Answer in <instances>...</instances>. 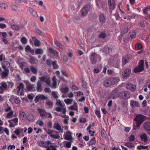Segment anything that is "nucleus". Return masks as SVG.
I'll list each match as a JSON object with an SVG mask.
<instances>
[{"label":"nucleus","mask_w":150,"mask_h":150,"mask_svg":"<svg viewBox=\"0 0 150 150\" xmlns=\"http://www.w3.org/2000/svg\"><path fill=\"white\" fill-rule=\"evenodd\" d=\"M145 117L142 115H137L134 118V120L136 121V127L139 129L141 124L145 120Z\"/></svg>","instance_id":"obj_1"},{"label":"nucleus","mask_w":150,"mask_h":150,"mask_svg":"<svg viewBox=\"0 0 150 150\" xmlns=\"http://www.w3.org/2000/svg\"><path fill=\"white\" fill-rule=\"evenodd\" d=\"M0 93H2L5 90L8 88H11L13 86V83L11 82H1L0 83Z\"/></svg>","instance_id":"obj_2"},{"label":"nucleus","mask_w":150,"mask_h":150,"mask_svg":"<svg viewBox=\"0 0 150 150\" xmlns=\"http://www.w3.org/2000/svg\"><path fill=\"white\" fill-rule=\"evenodd\" d=\"M46 131L47 133L51 138L57 139H59L60 137L58 134V132L57 131L50 129H48Z\"/></svg>","instance_id":"obj_3"},{"label":"nucleus","mask_w":150,"mask_h":150,"mask_svg":"<svg viewBox=\"0 0 150 150\" xmlns=\"http://www.w3.org/2000/svg\"><path fill=\"white\" fill-rule=\"evenodd\" d=\"M24 86L23 83H20L18 86L15 91V93L18 95L23 96Z\"/></svg>","instance_id":"obj_4"},{"label":"nucleus","mask_w":150,"mask_h":150,"mask_svg":"<svg viewBox=\"0 0 150 150\" xmlns=\"http://www.w3.org/2000/svg\"><path fill=\"white\" fill-rule=\"evenodd\" d=\"M119 95L121 98L127 99L130 98V94L129 92L125 91L119 92Z\"/></svg>","instance_id":"obj_5"},{"label":"nucleus","mask_w":150,"mask_h":150,"mask_svg":"<svg viewBox=\"0 0 150 150\" xmlns=\"http://www.w3.org/2000/svg\"><path fill=\"white\" fill-rule=\"evenodd\" d=\"M144 62L143 60H140L137 67H135L134 69L135 72H139L143 71L144 69Z\"/></svg>","instance_id":"obj_6"},{"label":"nucleus","mask_w":150,"mask_h":150,"mask_svg":"<svg viewBox=\"0 0 150 150\" xmlns=\"http://www.w3.org/2000/svg\"><path fill=\"white\" fill-rule=\"evenodd\" d=\"M100 59L99 56L95 53L92 54L91 57V61L92 64H94L96 63L98 59Z\"/></svg>","instance_id":"obj_7"},{"label":"nucleus","mask_w":150,"mask_h":150,"mask_svg":"<svg viewBox=\"0 0 150 150\" xmlns=\"http://www.w3.org/2000/svg\"><path fill=\"white\" fill-rule=\"evenodd\" d=\"M89 6L86 5L83 7L81 10V16H86L88 14L89 10Z\"/></svg>","instance_id":"obj_8"},{"label":"nucleus","mask_w":150,"mask_h":150,"mask_svg":"<svg viewBox=\"0 0 150 150\" xmlns=\"http://www.w3.org/2000/svg\"><path fill=\"white\" fill-rule=\"evenodd\" d=\"M39 79L41 81L44 82L48 86H50V85L51 82L49 77L43 76L39 77Z\"/></svg>","instance_id":"obj_9"},{"label":"nucleus","mask_w":150,"mask_h":150,"mask_svg":"<svg viewBox=\"0 0 150 150\" xmlns=\"http://www.w3.org/2000/svg\"><path fill=\"white\" fill-rule=\"evenodd\" d=\"M131 73V69H127L125 70L122 73V75L123 77V79H125L128 77Z\"/></svg>","instance_id":"obj_10"},{"label":"nucleus","mask_w":150,"mask_h":150,"mask_svg":"<svg viewBox=\"0 0 150 150\" xmlns=\"http://www.w3.org/2000/svg\"><path fill=\"white\" fill-rule=\"evenodd\" d=\"M126 88L128 90L132 91H134L135 90L136 87L135 85L132 84L130 83H128L126 84Z\"/></svg>","instance_id":"obj_11"},{"label":"nucleus","mask_w":150,"mask_h":150,"mask_svg":"<svg viewBox=\"0 0 150 150\" xmlns=\"http://www.w3.org/2000/svg\"><path fill=\"white\" fill-rule=\"evenodd\" d=\"M52 85H51L50 84V87H51V88H56L59 85V84H57V79L55 76H54L53 78H52Z\"/></svg>","instance_id":"obj_12"},{"label":"nucleus","mask_w":150,"mask_h":150,"mask_svg":"<svg viewBox=\"0 0 150 150\" xmlns=\"http://www.w3.org/2000/svg\"><path fill=\"white\" fill-rule=\"evenodd\" d=\"M19 114L20 119L22 121L24 122L26 120V116L24 112L19 111Z\"/></svg>","instance_id":"obj_13"},{"label":"nucleus","mask_w":150,"mask_h":150,"mask_svg":"<svg viewBox=\"0 0 150 150\" xmlns=\"http://www.w3.org/2000/svg\"><path fill=\"white\" fill-rule=\"evenodd\" d=\"M72 132L69 131H68L64 135V139L67 140H70L72 139Z\"/></svg>","instance_id":"obj_14"},{"label":"nucleus","mask_w":150,"mask_h":150,"mask_svg":"<svg viewBox=\"0 0 150 150\" xmlns=\"http://www.w3.org/2000/svg\"><path fill=\"white\" fill-rule=\"evenodd\" d=\"M144 128L148 134L150 135V122H146L144 124Z\"/></svg>","instance_id":"obj_15"},{"label":"nucleus","mask_w":150,"mask_h":150,"mask_svg":"<svg viewBox=\"0 0 150 150\" xmlns=\"http://www.w3.org/2000/svg\"><path fill=\"white\" fill-rule=\"evenodd\" d=\"M46 98V97L44 95L42 94H39L36 96L35 100V102H37L42 100L45 99Z\"/></svg>","instance_id":"obj_16"},{"label":"nucleus","mask_w":150,"mask_h":150,"mask_svg":"<svg viewBox=\"0 0 150 150\" xmlns=\"http://www.w3.org/2000/svg\"><path fill=\"white\" fill-rule=\"evenodd\" d=\"M37 110L41 117L43 118L45 117V115L46 112L44 109L38 108L37 109Z\"/></svg>","instance_id":"obj_17"},{"label":"nucleus","mask_w":150,"mask_h":150,"mask_svg":"<svg viewBox=\"0 0 150 150\" xmlns=\"http://www.w3.org/2000/svg\"><path fill=\"white\" fill-rule=\"evenodd\" d=\"M46 142V141H44L42 140H40L38 141L37 143V144L43 148H47Z\"/></svg>","instance_id":"obj_18"},{"label":"nucleus","mask_w":150,"mask_h":150,"mask_svg":"<svg viewBox=\"0 0 150 150\" xmlns=\"http://www.w3.org/2000/svg\"><path fill=\"white\" fill-rule=\"evenodd\" d=\"M53 127L57 130L60 131L62 133L63 130L61 129V126L58 123H54L53 125Z\"/></svg>","instance_id":"obj_19"},{"label":"nucleus","mask_w":150,"mask_h":150,"mask_svg":"<svg viewBox=\"0 0 150 150\" xmlns=\"http://www.w3.org/2000/svg\"><path fill=\"white\" fill-rule=\"evenodd\" d=\"M117 90H113L109 95V98L113 99L116 98L117 97Z\"/></svg>","instance_id":"obj_20"},{"label":"nucleus","mask_w":150,"mask_h":150,"mask_svg":"<svg viewBox=\"0 0 150 150\" xmlns=\"http://www.w3.org/2000/svg\"><path fill=\"white\" fill-rule=\"evenodd\" d=\"M26 83V84H28L26 86L27 90L28 91H32L35 90V88L33 84H30L28 81H27Z\"/></svg>","instance_id":"obj_21"},{"label":"nucleus","mask_w":150,"mask_h":150,"mask_svg":"<svg viewBox=\"0 0 150 150\" xmlns=\"http://www.w3.org/2000/svg\"><path fill=\"white\" fill-rule=\"evenodd\" d=\"M110 78L106 79L104 82V86L106 87H109L112 85Z\"/></svg>","instance_id":"obj_22"},{"label":"nucleus","mask_w":150,"mask_h":150,"mask_svg":"<svg viewBox=\"0 0 150 150\" xmlns=\"http://www.w3.org/2000/svg\"><path fill=\"white\" fill-rule=\"evenodd\" d=\"M9 101L12 102L13 100H14V102L16 104H19L21 100L20 98L18 97H11V98L9 99Z\"/></svg>","instance_id":"obj_23"},{"label":"nucleus","mask_w":150,"mask_h":150,"mask_svg":"<svg viewBox=\"0 0 150 150\" xmlns=\"http://www.w3.org/2000/svg\"><path fill=\"white\" fill-rule=\"evenodd\" d=\"M130 105L131 106L133 107H138L140 106L139 103L138 102L134 101V100H132L130 101Z\"/></svg>","instance_id":"obj_24"},{"label":"nucleus","mask_w":150,"mask_h":150,"mask_svg":"<svg viewBox=\"0 0 150 150\" xmlns=\"http://www.w3.org/2000/svg\"><path fill=\"white\" fill-rule=\"evenodd\" d=\"M42 81L40 80L38 81L37 83L36 90L38 91H42Z\"/></svg>","instance_id":"obj_25"},{"label":"nucleus","mask_w":150,"mask_h":150,"mask_svg":"<svg viewBox=\"0 0 150 150\" xmlns=\"http://www.w3.org/2000/svg\"><path fill=\"white\" fill-rule=\"evenodd\" d=\"M9 73V70L6 68H4V70L1 73V76L2 77H5L8 76Z\"/></svg>","instance_id":"obj_26"},{"label":"nucleus","mask_w":150,"mask_h":150,"mask_svg":"<svg viewBox=\"0 0 150 150\" xmlns=\"http://www.w3.org/2000/svg\"><path fill=\"white\" fill-rule=\"evenodd\" d=\"M50 52L55 57H58L59 55V52L56 50H54L53 48H49Z\"/></svg>","instance_id":"obj_27"},{"label":"nucleus","mask_w":150,"mask_h":150,"mask_svg":"<svg viewBox=\"0 0 150 150\" xmlns=\"http://www.w3.org/2000/svg\"><path fill=\"white\" fill-rule=\"evenodd\" d=\"M139 137L141 140L144 142H146L148 139L146 135L145 134H142L140 135Z\"/></svg>","instance_id":"obj_28"},{"label":"nucleus","mask_w":150,"mask_h":150,"mask_svg":"<svg viewBox=\"0 0 150 150\" xmlns=\"http://www.w3.org/2000/svg\"><path fill=\"white\" fill-rule=\"evenodd\" d=\"M108 4L111 9H114L115 7V4L114 0H108Z\"/></svg>","instance_id":"obj_29"},{"label":"nucleus","mask_w":150,"mask_h":150,"mask_svg":"<svg viewBox=\"0 0 150 150\" xmlns=\"http://www.w3.org/2000/svg\"><path fill=\"white\" fill-rule=\"evenodd\" d=\"M149 148L148 146H144L142 145H138L137 146V148L138 150L147 149Z\"/></svg>","instance_id":"obj_30"},{"label":"nucleus","mask_w":150,"mask_h":150,"mask_svg":"<svg viewBox=\"0 0 150 150\" xmlns=\"http://www.w3.org/2000/svg\"><path fill=\"white\" fill-rule=\"evenodd\" d=\"M112 85L117 83L120 81L119 78L117 77L110 78Z\"/></svg>","instance_id":"obj_31"},{"label":"nucleus","mask_w":150,"mask_h":150,"mask_svg":"<svg viewBox=\"0 0 150 150\" xmlns=\"http://www.w3.org/2000/svg\"><path fill=\"white\" fill-rule=\"evenodd\" d=\"M128 27L127 25H124L122 27L121 32L123 34L127 33L128 31Z\"/></svg>","instance_id":"obj_32"},{"label":"nucleus","mask_w":150,"mask_h":150,"mask_svg":"<svg viewBox=\"0 0 150 150\" xmlns=\"http://www.w3.org/2000/svg\"><path fill=\"white\" fill-rule=\"evenodd\" d=\"M56 110L57 112L62 111V113L64 114H65L66 113V108L63 107L62 108V107H57L56 108Z\"/></svg>","instance_id":"obj_33"},{"label":"nucleus","mask_w":150,"mask_h":150,"mask_svg":"<svg viewBox=\"0 0 150 150\" xmlns=\"http://www.w3.org/2000/svg\"><path fill=\"white\" fill-rule=\"evenodd\" d=\"M29 10L30 13L33 16L35 17H38V14L35 11L30 8Z\"/></svg>","instance_id":"obj_34"},{"label":"nucleus","mask_w":150,"mask_h":150,"mask_svg":"<svg viewBox=\"0 0 150 150\" xmlns=\"http://www.w3.org/2000/svg\"><path fill=\"white\" fill-rule=\"evenodd\" d=\"M33 40H34V44L36 47L39 46L40 45V42L35 37L32 38Z\"/></svg>","instance_id":"obj_35"},{"label":"nucleus","mask_w":150,"mask_h":150,"mask_svg":"<svg viewBox=\"0 0 150 150\" xmlns=\"http://www.w3.org/2000/svg\"><path fill=\"white\" fill-rule=\"evenodd\" d=\"M99 0H96V4L97 6L99 7V8H101L103 7V6L105 5V2H103L99 4L98 3H100V1H99Z\"/></svg>","instance_id":"obj_36"},{"label":"nucleus","mask_w":150,"mask_h":150,"mask_svg":"<svg viewBox=\"0 0 150 150\" xmlns=\"http://www.w3.org/2000/svg\"><path fill=\"white\" fill-rule=\"evenodd\" d=\"M74 105L71 106L69 108V109L71 110L77 111V103L74 101Z\"/></svg>","instance_id":"obj_37"},{"label":"nucleus","mask_w":150,"mask_h":150,"mask_svg":"<svg viewBox=\"0 0 150 150\" xmlns=\"http://www.w3.org/2000/svg\"><path fill=\"white\" fill-rule=\"evenodd\" d=\"M13 111L11 110L7 114L6 117L7 118H10L13 117H15L14 115H13Z\"/></svg>","instance_id":"obj_38"},{"label":"nucleus","mask_w":150,"mask_h":150,"mask_svg":"<svg viewBox=\"0 0 150 150\" xmlns=\"http://www.w3.org/2000/svg\"><path fill=\"white\" fill-rule=\"evenodd\" d=\"M23 129L21 128H18L16 129L14 131V133L17 135H19L20 134L23 132Z\"/></svg>","instance_id":"obj_39"},{"label":"nucleus","mask_w":150,"mask_h":150,"mask_svg":"<svg viewBox=\"0 0 150 150\" xmlns=\"http://www.w3.org/2000/svg\"><path fill=\"white\" fill-rule=\"evenodd\" d=\"M61 91L64 93H67L69 91V89L67 87H62L60 89Z\"/></svg>","instance_id":"obj_40"},{"label":"nucleus","mask_w":150,"mask_h":150,"mask_svg":"<svg viewBox=\"0 0 150 150\" xmlns=\"http://www.w3.org/2000/svg\"><path fill=\"white\" fill-rule=\"evenodd\" d=\"M125 145L129 148H134L135 147V145L132 143L127 142L126 143Z\"/></svg>","instance_id":"obj_41"},{"label":"nucleus","mask_w":150,"mask_h":150,"mask_svg":"<svg viewBox=\"0 0 150 150\" xmlns=\"http://www.w3.org/2000/svg\"><path fill=\"white\" fill-rule=\"evenodd\" d=\"M57 146L56 145H50L48 147L46 150H57Z\"/></svg>","instance_id":"obj_42"},{"label":"nucleus","mask_w":150,"mask_h":150,"mask_svg":"<svg viewBox=\"0 0 150 150\" xmlns=\"http://www.w3.org/2000/svg\"><path fill=\"white\" fill-rule=\"evenodd\" d=\"M43 53V51L42 49L37 48L35 50V54H42Z\"/></svg>","instance_id":"obj_43"},{"label":"nucleus","mask_w":150,"mask_h":150,"mask_svg":"<svg viewBox=\"0 0 150 150\" xmlns=\"http://www.w3.org/2000/svg\"><path fill=\"white\" fill-rule=\"evenodd\" d=\"M54 44L57 46H59V47L61 49H63L64 48V45L62 44L59 43L57 41L54 40Z\"/></svg>","instance_id":"obj_44"},{"label":"nucleus","mask_w":150,"mask_h":150,"mask_svg":"<svg viewBox=\"0 0 150 150\" xmlns=\"http://www.w3.org/2000/svg\"><path fill=\"white\" fill-rule=\"evenodd\" d=\"M27 118L29 121L33 122L34 120V117L32 114H29L27 116Z\"/></svg>","instance_id":"obj_45"},{"label":"nucleus","mask_w":150,"mask_h":150,"mask_svg":"<svg viewBox=\"0 0 150 150\" xmlns=\"http://www.w3.org/2000/svg\"><path fill=\"white\" fill-rule=\"evenodd\" d=\"M122 62L124 64L127 63L128 62V58L127 56H124L122 60Z\"/></svg>","instance_id":"obj_46"},{"label":"nucleus","mask_w":150,"mask_h":150,"mask_svg":"<svg viewBox=\"0 0 150 150\" xmlns=\"http://www.w3.org/2000/svg\"><path fill=\"white\" fill-rule=\"evenodd\" d=\"M62 117H65V118L63 122L65 124H67L68 123V121L69 119V117L68 115H64L62 116Z\"/></svg>","instance_id":"obj_47"},{"label":"nucleus","mask_w":150,"mask_h":150,"mask_svg":"<svg viewBox=\"0 0 150 150\" xmlns=\"http://www.w3.org/2000/svg\"><path fill=\"white\" fill-rule=\"evenodd\" d=\"M64 101L67 105L70 104L72 103V102H73V101L72 99L69 98L65 99L64 100Z\"/></svg>","instance_id":"obj_48"},{"label":"nucleus","mask_w":150,"mask_h":150,"mask_svg":"<svg viewBox=\"0 0 150 150\" xmlns=\"http://www.w3.org/2000/svg\"><path fill=\"white\" fill-rule=\"evenodd\" d=\"M36 124L37 125H39L40 126L42 127L44 125V123L42 120H39L37 121Z\"/></svg>","instance_id":"obj_49"},{"label":"nucleus","mask_w":150,"mask_h":150,"mask_svg":"<svg viewBox=\"0 0 150 150\" xmlns=\"http://www.w3.org/2000/svg\"><path fill=\"white\" fill-rule=\"evenodd\" d=\"M129 35L131 38H134L135 37L136 34L135 32L134 31H133L129 33Z\"/></svg>","instance_id":"obj_50"},{"label":"nucleus","mask_w":150,"mask_h":150,"mask_svg":"<svg viewBox=\"0 0 150 150\" xmlns=\"http://www.w3.org/2000/svg\"><path fill=\"white\" fill-rule=\"evenodd\" d=\"M31 71L33 74H36L37 72V70L35 67H30Z\"/></svg>","instance_id":"obj_51"},{"label":"nucleus","mask_w":150,"mask_h":150,"mask_svg":"<svg viewBox=\"0 0 150 150\" xmlns=\"http://www.w3.org/2000/svg\"><path fill=\"white\" fill-rule=\"evenodd\" d=\"M11 120H12V122L13 123L15 126L18 125V119L17 118H15Z\"/></svg>","instance_id":"obj_52"},{"label":"nucleus","mask_w":150,"mask_h":150,"mask_svg":"<svg viewBox=\"0 0 150 150\" xmlns=\"http://www.w3.org/2000/svg\"><path fill=\"white\" fill-rule=\"evenodd\" d=\"M30 62L32 64L36 63L38 61L33 57H31L29 59Z\"/></svg>","instance_id":"obj_53"},{"label":"nucleus","mask_w":150,"mask_h":150,"mask_svg":"<svg viewBox=\"0 0 150 150\" xmlns=\"http://www.w3.org/2000/svg\"><path fill=\"white\" fill-rule=\"evenodd\" d=\"M96 143V139L95 138H93L89 142L88 144L89 145H92L95 144Z\"/></svg>","instance_id":"obj_54"},{"label":"nucleus","mask_w":150,"mask_h":150,"mask_svg":"<svg viewBox=\"0 0 150 150\" xmlns=\"http://www.w3.org/2000/svg\"><path fill=\"white\" fill-rule=\"evenodd\" d=\"M99 20L100 22H103L105 20V17L103 14H100L99 16Z\"/></svg>","instance_id":"obj_55"},{"label":"nucleus","mask_w":150,"mask_h":150,"mask_svg":"<svg viewBox=\"0 0 150 150\" xmlns=\"http://www.w3.org/2000/svg\"><path fill=\"white\" fill-rule=\"evenodd\" d=\"M11 28L13 30H18L19 29V27L16 25H11Z\"/></svg>","instance_id":"obj_56"},{"label":"nucleus","mask_w":150,"mask_h":150,"mask_svg":"<svg viewBox=\"0 0 150 150\" xmlns=\"http://www.w3.org/2000/svg\"><path fill=\"white\" fill-rule=\"evenodd\" d=\"M56 104L57 105H59L62 108L64 107V105H63L62 103L60 100H57Z\"/></svg>","instance_id":"obj_57"},{"label":"nucleus","mask_w":150,"mask_h":150,"mask_svg":"<svg viewBox=\"0 0 150 150\" xmlns=\"http://www.w3.org/2000/svg\"><path fill=\"white\" fill-rule=\"evenodd\" d=\"M21 41L23 44H25L27 43V40L25 37H23L21 38Z\"/></svg>","instance_id":"obj_58"},{"label":"nucleus","mask_w":150,"mask_h":150,"mask_svg":"<svg viewBox=\"0 0 150 150\" xmlns=\"http://www.w3.org/2000/svg\"><path fill=\"white\" fill-rule=\"evenodd\" d=\"M11 9L15 11H18L19 9V8L17 6L12 5L11 6Z\"/></svg>","instance_id":"obj_59"},{"label":"nucleus","mask_w":150,"mask_h":150,"mask_svg":"<svg viewBox=\"0 0 150 150\" xmlns=\"http://www.w3.org/2000/svg\"><path fill=\"white\" fill-rule=\"evenodd\" d=\"M142 47L141 44L140 43H138L136 44L135 46V48L138 50H140L142 49Z\"/></svg>","instance_id":"obj_60"},{"label":"nucleus","mask_w":150,"mask_h":150,"mask_svg":"<svg viewBox=\"0 0 150 150\" xmlns=\"http://www.w3.org/2000/svg\"><path fill=\"white\" fill-rule=\"evenodd\" d=\"M79 122L81 123H85L86 122V119L83 117L79 118Z\"/></svg>","instance_id":"obj_61"},{"label":"nucleus","mask_w":150,"mask_h":150,"mask_svg":"<svg viewBox=\"0 0 150 150\" xmlns=\"http://www.w3.org/2000/svg\"><path fill=\"white\" fill-rule=\"evenodd\" d=\"M8 122L9 123V127L10 128L13 127L15 126L14 125V124L12 122V120H9L8 121Z\"/></svg>","instance_id":"obj_62"},{"label":"nucleus","mask_w":150,"mask_h":150,"mask_svg":"<svg viewBox=\"0 0 150 150\" xmlns=\"http://www.w3.org/2000/svg\"><path fill=\"white\" fill-rule=\"evenodd\" d=\"M149 11H150V7L148 6L144 8L143 12L144 13L146 14Z\"/></svg>","instance_id":"obj_63"},{"label":"nucleus","mask_w":150,"mask_h":150,"mask_svg":"<svg viewBox=\"0 0 150 150\" xmlns=\"http://www.w3.org/2000/svg\"><path fill=\"white\" fill-rule=\"evenodd\" d=\"M0 6L2 9H6L7 7V5L6 4L1 3L0 4Z\"/></svg>","instance_id":"obj_64"}]
</instances>
